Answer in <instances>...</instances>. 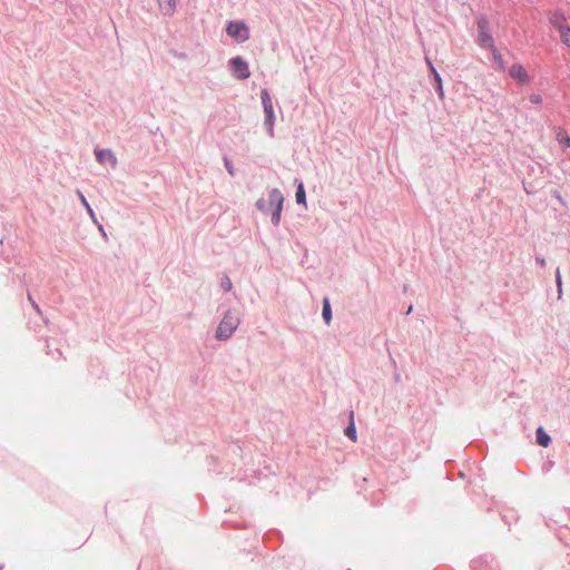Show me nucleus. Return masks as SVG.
I'll use <instances>...</instances> for the list:
<instances>
[{
    "instance_id": "f257e3e1",
    "label": "nucleus",
    "mask_w": 570,
    "mask_h": 570,
    "mask_svg": "<svg viewBox=\"0 0 570 570\" xmlns=\"http://www.w3.org/2000/svg\"><path fill=\"white\" fill-rule=\"evenodd\" d=\"M284 196L279 189L274 188L268 193L267 199H258L256 203L257 208L271 215L272 223L278 225L283 209Z\"/></svg>"
},
{
    "instance_id": "f03ea898",
    "label": "nucleus",
    "mask_w": 570,
    "mask_h": 570,
    "mask_svg": "<svg viewBox=\"0 0 570 570\" xmlns=\"http://www.w3.org/2000/svg\"><path fill=\"white\" fill-rule=\"evenodd\" d=\"M239 325V317L234 312H227L216 330V338L225 341L232 336Z\"/></svg>"
},
{
    "instance_id": "7ed1b4c3",
    "label": "nucleus",
    "mask_w": 570,
    "mask_h": 570,
    "mask_svg": "<svg viewBox=\"0 0 570 570\" xmlns=\"http://www.w3.org/2000/svg\"><path fill=\"white\" fill-rule=\"evenodd\" d=\"M226 31L228 36L240 42L247 40L249 37L248 28L243 22H229Z\"/></svg>"
},
{
    "instance_id": "20e7f679",
    "label": "nucleus",
    "mask_w": 570,
    "mask_h": 570,
    "mask_svg": "<svg viewBox=\"0 0 570 570\" xmlns=\"http://www.w3.org/2000/svg\"><path fill=\"white\" fill-rule=\"evenodd\" d=\"M230 67L233 75L240 80L247 79L250 75L247 62L240 58L236 57L230 60Z\"/></svg>"
},
{
    "instance_id": "39448f33",
    "label": "nucleus",
    "mask_w": 570,
    "mask_h": 570,
    "mask_svg": "<svg viewBox=\"0 0 570 570\" xmlns=\"http://www.w3.org/2000/svg\"><path fill=\"white\" fill-rule=\"evenodd\" d=\"M509 75L513 78L519 85H527L530 82V76L523 66L519 63H514L511 66L509 70Z\"/></svg>"
},
{
    "instance_id": "423d86ee",
    "label": "nucleus",
    "mask_w": 570,
    "mask_h": 570,
    "mask_svg": "<svg viewBox=\"0 0 570 570\" xmlns=\"http://www.w3.org/2000/svg\"><path fill=\"white\" fill-rule=\"evenodd\" d=\"M479 42L482 47H493V39L491 35L487 31V21H479Z\"/></svg>"
},
{
    "instance_id": "0eeeda50",
    "label": "nucleus",
    "mask_w": 570,
    "mask_h": 570,
    "mask_svg": "<svg viewBox=\"0 0 570 570\" xmlns=\"http://www.w3.org/2000/svg\"><path fill=\"white\" fill-rule=\"evenodd\" d=\"M95 155L100 164L109 163L111 167H115L117 164L115 155L109 149L96 150Z\"/></svg>"
},
{
    "instance_id": "6e6552de",
    "label": "nucleus",
    "mask_w": 570,
    "mask_h": 570,
    "mask_svg": "<svg viewBox=\"0 0 570 570\" xmlns=\"http://www.w3.org/2000/svg\"><path fill=\"white\" fill-rule=\"evenodd\" d=\"M264 112H265L264 125L266 127L267 134H268V136L274 137V125H275L274 109L264 110Z\"/></svg>"
},
{
    "instance_id": "1a4fd4ad",
    "label": "nucleus",
    "mask_w": 570,
    "mask_h": 570,
    "mask_svg": "<svg viewBox=\"0 0 570 570\" xmlns=\"http://www.w3.org/2000/svg\"><path fill=\"white\" fill-rule=\"evenodd\" d=\"M550 23L558 29V31L562 30V27H567L566 17L561 12H554L550 16Z\"/></svg>"
},
{
    "instance_id": "9d476101",
    "label": "nucleus",
    "mask_w": 570,
    "mask_h": 570,
    "mask_svg": "<svg viewBox=\"0 0 570 570\" xmlns=\"http://www.w3.org/2000/svg\"><path fill=\"white\" fill-rule=\"evenodd\" d=\"M158 4L160 10L165 14H173L176 9V2L175 0H158Z\"/></svg>"
},
{
    "instance_id": "9b49d317",
    "label": "nucleus",
    "mask_w": 570,
    "mask_h": 570,
    "mask_svg": "<svg viewBox=\"0 0 570 570\" xmlns=\"http://www.w3.org/2000/svg\"><path fill=\"white\" fill-rule=\"evenodd\" d=\"M537 442L543 448H547L550 443V436L543 431L542 428L537 430Z\"/></svg>"
},
{
    "instance_id": "f8f14e48",
    "label": "nucleus",
    "mask_w": 570,
    "mask_h": 570,
    "mask_svg": "<svg viewBox=\"0 0 570 570\" xmlns=\"http://www.w3.org/2000/svg\"><path fill=\"white\" fill-rule=\"evenodd\" d=\"M261 99L264 110L273 109V102L271 96L266 89H263L261 92Z\"/></svg>"
},
{
    "instance_id": "ddd939ff",
    "label": "nucleus",
    "mask_w": 570,
    "mask_h": 570,
    "mask_svg": "<svg viewBox=\"0 0 570 570\" xmlns=\"http://www.w3.org/2000/svg\"><path fill=\"white\" fill-rule=\"evenodd\" d=\"M323 318H324L326 324L331 323L332 312H331V306H330L328 298H324V301H323Z\"/></svg>"
},
{
    "instance_id": "4468645a",
    "label": "nucleus",
    "mask_w": 570,
    "mask_h": 570,
    "mask_svg": "<svg viewBox=\"0 0 570 570\" xmlns=\"http://www.w3.org/2000/svg\"><path fill=\"white\" fill-rule=\"evenodd\" d=\"M559 33L562 43L570 47V27H562V30H560Z\"/></svg>"
},
{
    "instance_id": "2eb2a0df",
    "label": "nucleus",
    "mask_w": 570,
    "mask_h": 570,
    "mask_svg": "<svg viewBox=\"0 0 570 570\" xmlns=\"http://www.w3.org/2000/svg\"><path fill=\"white\" fill-rule=\"evenodd\" d=\"M557 140L561 146L570 148V137L563 130L557 134Z\"/></svg>"
},
{
    "instance_id": "dca6fc26",
    "label": "nucleus",
    "mask_w": 570,
    "mask_h": 570,
    "mask_svg": "<svg viewBox=\"0 0 570 570\" xmlns=\"http://www.w3.org/2000/svg\"><path fill=\"white\" fill-rule=\"evenodd\" d=\"M296 202L298 204H306V196H305V190H304V187H303V184L299 183L298 184V187H297V190H296Z\"/></svg>"
},
{
    "instance_id": "f3484780",
    "label": "nucleus",
    "mask_w": 570,
    "mask_h": 570,
    "mask_svg": "<svg viewBox=\"0 0 570 570\" xmlns=\"http://www.w3.org/2000/svg\"><path fill=\"white\" fill-rule=\"evenodd\" d=\"M435 83H436V91L439 94V97L440 99H444V90H443V86H442V79H441V76L439 75V72H435Z\"/></svg>"
},
{
    "instance_id": "a211bd4d",
    "label": "nucleus",
    "mask_w": 570,
    "mask_h": 570,
    "mask_svg": "<svg viewBox=\"0 0 570 570\" xmlns=\"http://www.w3.org/2000/svg\"><path fill=\"white\" fill-rule=\"evenodd\" d=\"M345 434L352 439L353 441L356 440V429L354 423H351L350 426L346 429Z\"/></svg>"
},
{
    "instance_id": "6ab92c4d",
    "label": "nucleus",
    "mask_w": 570,
    "mask_h": 570,
    "mask_svg": "<svg viewBox=\"0 0 570 570\" xmlns=\"http://www.w3.org/2000/svg\"><path fill=\"white\" fill-rule=\"evenodd\" d=\"M220 286L225 292H229L232 289V281L229 279V277L226 276L222 281Z\"/></svg>"
},
{
    "instance_id": "aec40b11",
    "label": "nucleus",
    "mask_w": 570,
    "mask_h": 570,
    "mask_svg": "<svg viewBox=\"0 0 570 570\" xmlns=\"http://www.w3.org/2000/svg\"><path fill=\"white\" fill-rule=\"evenodd\" d=\"M78 196L82 203V205L87 208V210L89 212V214L92 216L94 215V212L92 209L90 208L87 199L85 198V196L82 195V193L78 191Z\"/></svg>"
},
{
    "instance_id": "412c9836",
    "label": "nucleus",
    "mask_w": 570,
    "mask_h": 570,
    "mask_svg": "<svg viewBox=\"0 0 570 570\" xmlns=\"http://www.w3.org/2000/svg\"><path fill=\"white\" fill-rule=\"evenodd\" d=\"M529 100L532 104L540 105L542 102V97L538 94H532V95H530Z\"/></svg>"
},
{
    "instance_id": "4be33fe9",
    "label": "nucleus",
    "mask_w": 570,
    "mask_h": 570,
    "mask_svg": "<svg viewBox=\"0 0 570 570\" xmlns=\"http://www.w3.org/2000/svg\"><path fill=\"white\" fill-rule=\"evenodd\" d=\"M557 285H558L559 293H561V276H560L559 271L557 272Z\"/></svg>"
},
{
    "instance_id": "5701e85b",
    "label": "nucleus",
    "mask_w": 570,
    "mask_h": 570,
    "mask_svg": "<svg viewBox=\"0 0 570 570\" xmlns=\"http://www.w3.org/2000/svg\"><path fill=\"white\" fill-rule=\"evenodd\" d=\"M429 66H430V70H431V72H432V73H433V76L435 77V72H438V71H436V69L433 67L432 62H430V61H429Z\"/></svg>"
},
{
    "instance_id": "b1692460",
    "label": "nucleus",
    "mask_w": 570,
    "mask_h": 570,
    "mask_svg": "<svg viewBox=\"0 0 570 570\" xmlns=\"http://www.w3.org/2000/svg\"><path fill=\"white\" fill-rule=\"evenodd\" d=\"M494 58L498 60H501V56L497 52V50H493Z\"/></svg>"
},
{
    "instance_id": "393cba45",
    "label": "nucleus",
    "mask_w": 570,
    "mask_h": 570,
    "mask_svg": "<svg viewBox=\"0 0 570 570\" xmlns=\"http://www.w3.org/2000/svg\"><path fill=\"white\" fill-rule=\"evenodd\" d=\"M32 306L38 313H41L39 306L35 302H32Z\"/></svg>"
},
{
    "instance_id": "a878e982",
    "label": "nucleus",
    "mask_w": 570,
    "mask_h": 570,
    "mask_svg": "<svg viewBox=\"0 0 570 570\" xmlns=\"http://www.w3.org/2000/svg\"><path fill=\"white\" fill-rule=\"evenodd\" d=\"M226 167H227L229 174H233L232 166H229V161H226Z\"/></svg>"
},
{
    "instance_id": "bb28decb",
    "label": "nucleus",
    "mask_w": 570,
    "mask_h": 570,
    "mask_svg": "<svg viewBox=\"0 0 570 570\" xmlns=\"http://www.w3.org/2000/svg\"><path fill=\"white\" fill-rule=\"evenodd\" d=\"M3 566L0 564V570H2Z\"/></svg>"
}]
</instances>
